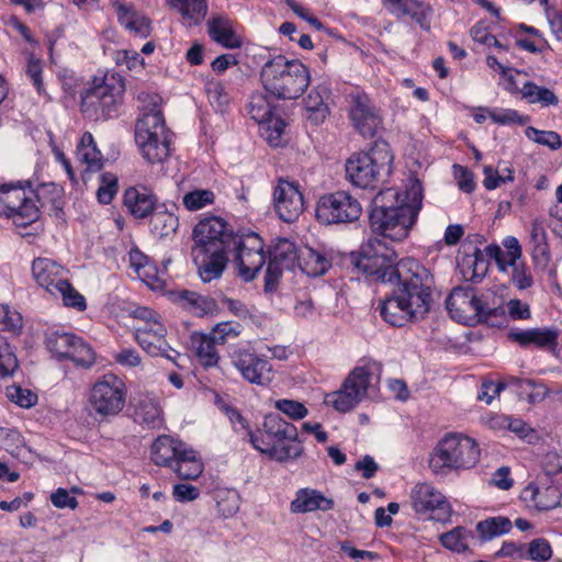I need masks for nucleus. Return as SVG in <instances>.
I'll return each mask as SVG.
<instances>
[{
  "label": "nucleus",
  "mask_w": 562,
  "mask_h": 562,
  "mask_svg": "<svg viewBox=\"0 0 562 562\" xmlns=\"http://www.w3.org/2000/svg\"><path fill=\"white\" fill-rule=\"evenodd\" d=\"M390 294L379 301L376 311L393 327L423 321L434 303L435 278L429 269L409 263L402 269V280Z\"/></svg>",
  "instance_id": "nucleus-1"
},
{
  "label": "nucleus",
  "mask_w": 562,
  "mask_h": 562,
  "mask_svg": "<svg viewBox=\"0 0 562 562\" xmlns=\"http://www.w3.org/2000/svg\"><path fill=\"white\" fill-rule=\"evenodd\" d=\"M423 186L414 179L405 191L404 199L393 190L380 192L372 201L369 225L373 233L401 241L408 236L422 209Z\"/></svg>",
  "instance_id": "nucleus-2"
},
{
  "label": "nucleus",
  "mask_w": 562,
  "mask_h": 562,
  "mask_svg": "<svg viewBox=\"0 0 562 562\" xmlns=\"http://www.w3.org/2000/svg\"><path fill=\"white\" fill-rule=\"evenodd\" d=\"M234 235L231 224L217 216L201 220L194 226L191 256L203 282L222 277Z\"/></svg>",
  "instance_id": "nucleus-3"
},
{
  "label": "nucleus",
  "mask_w": 562,
  "mask_h": 562,
  "mask_svg": "<svg viewBox=\"0 0 562 562\" xmlns=\"http://www.w3.org/2000/svg\"><path fill=\"white\" fill-rule=\"evenodd\" d=\"M249 443L261 454L280 463L296 460L304 452L295 425L273 413L265 415L254 432H249Z\"/></svg>",
  "instance_id": "nucleus-4"
},
{
  "label": "nucleus",
  "mask_w": 562,
  "mask_h": 562,
  "mask_svg": "<svg viewBox=\"0 0 562 562\" xmlns=\"http://www.w3.org/2000/svg\"><path fill=\"white\" fill-rule=\"evenodd\" d=\"M353 263L355 269L360 271L367 281L384 284L401 281L404 265L407 270L409 263H414L419 269H427L415 258L407 257L397 261L395 250L378 237L369 238L361 246Z\"/></svg>",
  "instance_id": "nucleus-5"
},
{
  "label": "nucleus",
  "mask_w": 562,
  "mask_h": 562,
  "mask_svg": "<svg viewBox=\"0 0 562 562\" xmlns=\"http://www.w3.org/2000/svg\"><path fill=\"white\" fill-rule=\"evenodd\" d=\"M265 91L277 100H296L311 83L310 68L299 59L277 55L268 59L260 70Z\"/></svg>",
  "instance_id": "nucleus-6"
},
{
  "label": "nucleus",
  "mask_w": 562,
  "mask_h": 562,
  "mask_svg": "<svg viewBox=\"0 0 562 562\" xmlns=\"http://www.w3.org/2000/svg\"><path fill=\"white\" fill-rule=\"evenodd\" d=\"M125 78L115 71L92 77L80 92V112L92 121H108L119 115L123 104Z\"/></svg>",
  "instance_id": "nucleus-7"
},
{
  "label": "nucleus",
  "mask_w": 562,
  "mask_h": 562,
  "mask_svg": "<svg viewBox=\"0 0 562 562\" xmlns=\"http://www.w3.org/2000/svg\"><path fill=\"white\" fill-rule=\"evenodd\" d=\"M481 448L473 438L459 434H446L429 456L428 465L436 475L473 469L480 461Z\"/></svg>",
  "instance_id": "nucleus-8"
},
{
  "label": "nucleus",
  "mask_w": 562,
  "mask_h": 562,
  "mask_svg": "<svg viewBox=\"0 0 562 562\" xmlns=\"http://www.w3.org/2000/svg\"><path fill=\"white\" fill-rule=\"evenodd\" d=\"M394 156L383 139L374 140L367 150L357 151L346 160L347 180L360 189H375L384 177L392 172Z\"/></svg>",
  "instance_id": "nucleus-9"
},
{
  "label": "nucleus",
  "mask_w": 562,
  "mask_h": 562,
  "mask_svg": "<svg viewBox=\"0 0 562 562\" xmlns=\"http://www.w3.org/2000/svg\"><path fill=\"white\" fill-rule=\"evenodd\" d=\"M131 316L138 322L134 327V336L139 347L150 357H162L179 369H183L187 355L173 349L166 340L167 328L160 315L154 310L138 306Z\"/></svg>",
  "instance_id": "nucleus-10"
},
{
  "label": "nucleus",
  "mask_w": 562,
  "mask_h": 562,
  "mask_svg": "<svg viewBox=\"0 0 562 562\" xmlns=\"http://www.w3.org/2000/svg\"><path fill=\"white\" fill-rule=\"evenodd\" d=\"M135 142L144 159L151 165L162 162L169 157V130L160 109L154 108L136 121Z\"/></svg>",
  "instance_id": "nucleus-11"
},
{
  "label": "nucleus",
  "mask_w": 562,
  "mask_h": 562,
  "mask_svg": "<svg viewBox=\"0 0 562 562\" xmlns=\"http://www.w3.org/2000/svg\"><path fill=\"white\" fill-rule=\"evenodd\" d=\"M381 366L375 361H363L347 375L338 391L327 394L326 403L336 411L347 413L353 409L368 395L370 387L379 382Z\"/></svg>",
  "instance_id": "nucleus-12"
},
{
  "label": "nucleus",
  "mask_w": 562,
  "mask_h": 562,
  "mask_svg": "<svg viewBox=\"0 0 562 562\" xmlns=\"http://www.w3.org/2000/svg\"><path fill=\"white\" fill-rule=\"evenodd\" d=\"M127 392L125 381L121 376L108 372L98 378L90 387L88 403L95 416L108 420L124 409Z\"/></svg>",
  "instance_id": "nucleus-13"
},
{
  "label": "nucleus",
  "mask_w": 562,
  "mask_h": 562,
  "mask_svg": "<svg viewBox=\"0 0 562 562\" xmlns=\"http://www.w3.org/2000/svg\"><path fill=\"white\" fill-rule=\"evenodd\" d=\"M446 307L453 321L468 326L486 323L497 311L472 286L454 288L446 300Z\"/></svg>",
  "instance_id": "nucleus-14"
},
{
  "label": "nucleus",
  "mask_w": 562,
  "mask_h": 562,
  "mask_svg": "<svg viewBox=\"0 0 562 562\" xmlns=\"http://www.w3.org/2000/svg\"><path fill=\"white\" fill-rule=\"evenodd\" d=\"M229 254H234L239 276L246 282L257 277L268 259L263 239L251 231L235 233Z\"/></svg>",
  "instance_id": "nucleus-15"
},
{
  "label": "nucleus",
  "mask_w": 562,
  "mask_h": 562,
  "mask_svg": "<svg viewBox=\"0 0 562 562\" xmlns=\"http://www.w3.org/2000/svg\"><path fill=\"white\" fill-rule=\"evenodd\" d=\"M46 349L58 360H70L77 367L89 369L95 362V352L82 337L64 330L46 333Z\"/></svg>",
  "instance_id": "nucleus-16"
},
{
  "label": "nucleus",
  "mask_w": 562,
  "mask_h": 562,
  "mask_svg": "<svg viewBox=\"0 0 562 562\" xmlns=\"http://www.w3.org/2000/svg\"><path fill=\"white\" fill-rule=\"evenodd\" d=\"M362 206L350 192L339 190L319 196L315 216L323 225L350 224L360 218Z\"/></svg>",
  "instance_id": "nucleus-17"
},
{
  "label": "nucleus",
  "mask_w": 562,
  "mask_h": 562,
  "mask_svg": "<svg viewBox=\"0 0 562 562\" xmlns=\"http://www.w3.org/2000/svg\"><path fill=\"white\" fill-rule=\"evenodd\" d=\"M40 207L27 196L24 188L0 186V216L12 221L16 227L26 228L40 218Z\"/></svg>",
  "instance_id": "nucleus-18"
},
{
  "label": "nucleus",
  "mask_w": 562,
  "mask_h": 562,
  "mask_svg": "<svg viewBox=\"0 0 562 562\" xmlns=\"http://www.w3.org/2000/svg\"><path fill=\"white\" fill-rule=\"evenodd\" d=\"M348 120L352 128L364 139H372L382 127L381 110L364 91L348 94Z\"/></svg>",
  "instance_id": "nucleus-19"
},
{
  "label": "nucleus",
  "mask_w": 562,
  "mask_h": 562,
  "mask_svg": "<svg viewBox=\"0 0 562 562\" xmlns=\"http://www.w3.org/2000/svg\"><path fill=\"white\" fill-rule=\"evenodd\" d=\"M229 357L234 368L247 382L257 385H267L271 382L272 366L263 356L258 355L250 345L234 347Z\"/></svg>",
  "instance_id": "nucleus-20"
},
{
  "label": "nucleus",
  "mask_w": 562,
  "mask_h": 562,
  "mask_svg": "<svg viewBox=\"0 0 562 562\" xmlns=\"http://www.w3.org/2000/svg\"><path fill=\"white\" fill-rule=\"evenodd\" d=\"M413 509L419 515L428 514L437 521H446L451 516V506L447 498L432 484H416L411 494Z\"/></svg>",
  "instance_id": "nucleus-21"
},
{
  "label": "nucleus",
  "mask_w": 562,
  "mask_h": 562,
  "mask_svg": "<svg viewBox=\"0 0 562 562\" xmlns=\"http://www.w3.org/2000/svg\"><path fill=\"white\" fill-rule=\"evenodd\" d=\"M272 198L277 215L285 223L295 222L304 210V195L294 181L280 178L273 188Z\"/></svg>",
  "instance_id": "nucleus-22"
},
{
  "label": "nucleus",
  "mask_w": 562,
  "mask_h": 562,
  "mask_svg": "<svg viewBox=\"0 0 562 562\" xmlns=\"http://www.w3.org/2000/svg\"><path fill=\"white\" fill-rule=\"evenodd\" d=\"M520 499L530 509L548 512L560 505L562 493L549 480L530 482L522 488Z\"/></svg>",
  "instance_id": "nucleus-23"
},
{
  "label": "nucleus",
  "mask_w": 562,
  "mask_h": 562,
  "mask_svg": "<svg viewBox=\"0 0 562 562\" xmlns=\"http://www.w3.org/2000/svg\"><path fill=\"white\" fill-rule=\"evenodd\" d=\"M122 204L133 218L145 220L156 211L158 198L151 188L136 184L124 190Z\"/></svg>",
  "instance_id": "nucleus-24"
},
{
  "label": "nucleus",
  "mask_w": 562,
  "mask_h": 562,
  "mask_svg": "<svg viewBox=\"0 0 562 562\" xmlns=\"http://www.w3.org/2000/svg\"><path fill=\"white\" fill-rule=\"evenodd\" d=\"M36 283L53 295L68 280V270L49 258H36L32 262Z\"/></svg>",
  "instance_id": "nucleus-25"
},
{
  "label": "nucleus",
  "mask_w": 562,
  "mask_h": 562,
  "mask_svg": "<svg viewBox=\"0 0 562 562\" xmlns=\"http://www.w3.org/2000/svg\"><path fill=\"white\" fill-rule=\"evenodd\" d=\"M189 445L184 441L169 435L158 436L150 446V460L160 468L171 470L177 464L180 453L186 450Z\"/></svg>",
  "instance_id": "nucleus-26"
},
{
  "label": "nucleus",
  "mask_w": 562,
  "mask_h": 562,
  "mask_svg": "<svg viewBox=\"0 0 562 562\" xmlns=\"http://www.w3.org/2000/svg\"><path fill=\"white\" fill-rule=\"evenodd\" d=\"M509 338L524 348L553 350L558 346L559 331L553 327L517 329L509 331Z\"/></svg>",
  "instance_id": "nucleus-27"
},
{
  "label": "nucleus",
  "mask_w": 562,
  "mask_h": 562,
  "mask_svg": "<svg viewBox=\"0 0 562 562\" xmlns=\"http://www.w3.org/2000/svg\"><path fill=\"white\" fill-rule=\"evenodd\" d=\"M331 90L325 85L313 87L304 98V110L306 120L314 126H319L330 114L326 100L330 97Z\"/></svg>",
  "instance_id": "nucleus-28"
},
{
  "label": "nucleus",
  "mask_w": 562,
  "mask_h": 562,
  "mask_svg": "<svg viewBox=\"0 0 562 562\" xmlns=\"http://www.w3.org/2000/svg\"><path fill=\"white\" fill-rule=\"evenodd\" d=\"M334 506V501L321 491L303 487L296 491L295 498L290 504V510L293 514H306L315 510L328 512Z\"/></svg>",
  "instance_id": "nucleus-29"
},
{
  "label": "nucleus",
  "mask_w": 562,
  "mask_h": 562,
  "mask_svg": "<svg viewBox=\"0 0 562 562\" xmlns=\"http://www.w3.org/2000/svg\"><path fill=\"white\" fill-rule=\"evenodd\" d=\"M209 36L225 48L235 49L241 46V40L236 34L234 21L227 15L218 14L207 21Z\"/></svg>",
  "instance_id": "nucleus-30"
},
{
  "label": "nucleus",
  "mask_w": 562,
  "mask_h": 562,
  "mask_svg": "<svg viewBox=\"0 0 562 562\" xmlns=\"http://www.w3.org/2000/svg\"><path fill=\"white\" fill-rule=\"evenodd\" d=\"M115 8L120 25L133 36L146 38L150 35L151 21L147 16L137 12L131 4L117 3Z\"/></svg>",
  "instance_id": "nucleus-31"
},
{
  "label": "nucleus",
  "mask_w": 562,
  "mask_h": 562,
  "mask_svg": "<svg viewBox=\"0 0 562 562\" xmlns=\"http://www.w3.org/2000/svg\"><path fill=\"white\" fill-rule=\"evenodd\" d=\"M397 19L409 18L422 30L429 32L431 29L432 7L423 0H406L393 12Z\"/></svg>",
  "instance_id": "nucleus-32"
},
{
  "label": "nucleus",
  "mask_w": 562,
  "mask_h": 562,
  "mask_svg": "<svg viewBox=\"0 0 562 562\" xmlns=\"http://www.w3.org/2000/svg\"><path fill=\"white\" fill-rule=\"evenodd\" d=\"M209 0H166L167 4L177 10L184 26H198L205 19L209 11Z\"/></svg>",
  "instance_id": "nucleus-33"
},
{
  "label": "nucleus",
  "mask_w": 562,
  "mask_h": 562,
  "mask_svg": "<svg viewBox=\"0 0 562 562\" xmlns=\"http://www.w3.org/2000/svg\"><path fill=\"white\" fill-rule=\"evenodd\" d=\"M77 159L86 165V171L98 172L103 168L104 159L98 149L93 135L85 132L76 148Z\"/></svg>",
  "instance_id": "nucleus-34"
},
{
  "label": "nucleus",
  "mask_w": 562,
  "mask_h": 562,
  "mask_svg": "<svg viewBox=\"0 0 562 562\" xmlns=\"http://www.w3.org/2000/svg\"><path fill=\"white\" fill-rule=\"evenodd\" d=\"M204 465L201 461L198 451L188 446L177 459V464H173L171 471L177 474L180 480L192 481L196 480L203 472Z\"/></svg>",
  "instance_id": "nucleus-35"
},
{
  "label": "nucleus",
  "mask_w": 562,
  "mask_h": 562,
  "mask_svg": "<svg viewBox=\"0 0 562 562\" xmlns=\"http://www.w3.org/2000/svg\"><path fill=\"white\" fill-rule=\"evenodd\" d=\"M191 342L195 350L198 361L203 368H212L217 366L220 361V355L217 352L216 345L218 344L211 333H194L191 336Z\"/></svg>",
  "instance_id": "nucleus-36"
},
{
  "label": "nucleus",
  "mask_w": 562,
  "mask_h": 562,
  "mask_svg": "<svg viewBox=\"0 0 562 562\" xmlns=\"http://www.w3.org/2000/svg\"><path fill=\"white\" fill-rule=\"evenodd\" d=\"M179 297L184 307L195 316L203 317L218 312L217 302L211 296L202 295L194 291L183 290L180 292Z\"/></svg>",
  "instance_id": "nucleus-37"
},
{
  "label": "nucleus",
  "mask_w": 562,
  "mask_h": 562,
  "mask_svg": "<svg viewBox=\"0 0 562 562\" xmlns=\"http://www.w3.org/2000/svg\"><path fill=\"white\" fill-rule=\"evenodd\" d=\"M297 265L308 277H319L329 270L331 261L325 255L312 248H305L300 252Z\"/></svg>",
  "instance_id": "nucleus-38"
},
{
  "label": "nucleus",
  "mask_w": 562,
  "mask_h": 562,
  "mask_svg": "<svg viewBox=\"0 0 562 562\" xmlns=\"http://www.w3.org/2000/svg\"><path fill=\"white\" fill-rule=\"evenodd\" d=\"M520 95L528 103L540 104L542 108L557 106L559 104V98L553 90L538 86L532 81H526L522 85Z\"/></svg>",
  "instance_id": "nucleus-39"
},
{
  "label": "nucleus",
  "mask_w": 562,
  "mask_h": 562,
  "mask_svg": "<svg viewBox=\"0 0 562 562\" xmlns=\"http://www.w3.org/2000/svg\"><path fill=\"white\" fill-rule=\"evenodd\" d=\"M439 539L440 543L446 549L456 553H464L469 550L470 544L475 540V535L472 530L458 526L452 530L442 533Z\"/></svg>",
  "instance_id": "nucleus-40"
},
{
  "label": "nucleus",
  "mask_w": 562,
  "mask_h": 562,
  "mask_svg": "<svg viewBox=\"0 0 562 562\" xmlns=\"http://www.w3.org/2000/svg\"><path fill=\"white\" fill-rule=\"evenodd\" d=\"M512 527L513 524L509 518L496 516L479 521L475 530L479 533L481 542H485L508 533Z\"/></svg>",
  "instance_id": "nucleus-41"
},
{
  "label": "nucleus",
  "mask_w": 562,
  "mask_h": 562,
  "mask_svg": "<svg viewBox=\"0 0 562 562\" xmlns=\"http://www.w3.org/2000/svg\"><path fill=\"white\" fill-rule=\"evenodd\" d=\"M268 259L278 262L288 270H292L299 263L300 254L294 243L286 238H281L272 249L268 250Z\"/></svg>",
  "instance_id": "nucleus-42"
},
{
  "label": "nucleus",
  "mask_w": 562,
  "mask_h": 562,
  "mask_svg": "<svg viewBox=\"0 0 562 562\" xmlns=\"http://www.w3.org/2000/svg\"><path fill=\"white\" fill-rule=\"evenodd\" d=\"M276 110L267 92L256 91L250 95L248 102V113L257 123L270 122Z\"/></svg>",
  "instance_id": "nucleus-43"
},
{
  "label": "nucleus",
  "mask_w": 562,
  "mask_h": 562,
  "mask_svg": "<svg viewBox=\"0 0 562 562\" xmlns=\"http://www.w3.org/2000/svg\"><path fill=\"white\" fill-rule=\"evenodd\" d=\"M135 420L150 429L161 424V408L153 398L140 400L135 407Z\"/></svg>",
  "instance_id": "nucleus-44"
},
{
  "label": "nucleus",
  "mask_w": 562,
  "mask_h": 562,
  "mask_svg": "<svg viewBox=\"0 0 562 562\" xmlns=\"http://www.w3.org/2000/svg\"><path fill=\"white\" fill-rule=\"evenodd\" d=\"M150 216V232L160 239L173 235L179 227V220L171 212L154 211Z\"/></svg>",
  "instance_id": "nucleus-45"
},
{
  "label": "nucleus",
  "mask_w": 562,
  "mask_h": 562,
  "mask_svg": "<svg viewBox=\"0 0 562 562\" xmlns=\"http://www.w3.org/2000/svg\"><path fill=\"white\" fill-rule=\"evenodd\" d=\"M463 265L467 267V270L463 271L464 277L473 283H479L486 276L490 262L484 252L476 247L473 255H467L463 258Z\"/></svg>",
  "instance_id": "nucleus-46"
},
{
  "label": "nucleus",
  "mask_w": 562,
  "mask_h": 562,
  "mask_svg": "<svg viewBox=\"0 0 562 562\" xmlns=\"http://www.w3.org/2000/svg\"><path fill=\"white\" fill-rule=\"evenodd\" d=\"M36 198L41 204V207L45 209L49 205V211L53 212L55 216L59 217L64 213L61 189H59L56 184H42L37 190Z\"/></svg>",
  "instance_id": "nucleus-47"
},
{
  "label": "nucleus",
  "mask_w": 562,
  "mask_h": 562,
  "mask_svg": "<svg viewBox=\"0 0 562 562\" xmlns=\"http://www.w3.org/2000/svg\"><path fill=\"white\" fill-rule=\"evenodd\" d=\"M52 296L60 297L64 306L68 308L78 312H83L87 308L86 297L74 288L69 279Z\"/></svg>",
  "instance_id": "nucleus-48"
},
{
  "label": "nucleus",
  "mask_w": 562,
  "mask_h": 562,
  "mask_svg": "<svg viewBox=\"0 0 562 562\" xmlns=\"http://www.w3.org/2000/svg\"><path fill=\"white\" fill-rule=\"evenodd\" d=\"M23 329V317L20 312L8 304L0 303V331L20 336Z\"/></svg>",
  "instance_id": "nucleus-49"
},
{
  "label": "nucleus",
  "mask_w": 562,
  "mask_h": 562,
  "mask_svg": "<svg viewBox=\"0 0 562 562\" xmlns=\"http://www.w3.org/2000/svg\"><path fill=\"white\" fill-rule=\"evenodd\" d=\"M113 60L117 67H125L130 71L140 72L145 68V60L134 49H117L113 53Z\"/></svg>",
  "instance_id": "nucleus-50"
},
{
  "label": "nucleus",
  "mask_w": 562,
  "mask_h": 562,
  "mask_svg": "<svg viewBox=\"0 0 562 562\" xmlns=\"http://www.w3.org/2000/svg\"><path fill=\"white\" fill-rule=\"evenodd\" d=\"M99 180L97 199L101 204H110L119 191V179L112 172H103L100 175Z\"/></svg>",
  "instance_id": "nucleus-51"
},
{
  "label": "nucleus",
  "mask_w": 562,
  "mask_h": 562,
  "mask_svg": "<svg viewBox=\"0 0 562 562\" xmlns=\"http://www.w3.org/2000/svg\"><path fill=\"white\" fill-rule=\"evenodd\" d=\"M18 358L13 347L0 336V378H7L18 369Z\"/></svg>",
  "instance_id": "nucleus-52"
},
{
  "label": "nucleus",
  "mask_w": 562,
  "mask_h": 562,
  "mask_svg": "<svg viewBox=\"0 0 562 562\" xmlns=\"http://www.w3.org/2000/svg\"><path fill=\"white\" fill-rule=\"evenodd\" d=\"M525 135L530 140L549 147L552 150L560 149L562 147V138L559 133L554 131H541L533 126H528L525 130Z\"/></svg>",
  "instance_id": "nucleus-53"
},
{
  "label": "nucleus",
  "mask_w": 562,
  "mask_h": 562,
  "mask_svg": "<svg viewBox=\"0 0 562 562\" xmlns=\"http://www.w3.org/2000/svg\"><path fill=\"white\" fill-rule=\"evenodd\" d=\"M215 194L209 189H195L186 193L182 198L184 207L189 211H198L206 205L213 204Z\"/></svg>",
  "instance_id": "nucleus-54"
},
{
  "label": "nucleus",
  "mask_w": 562,
  "mask_h": 562,
  "mask_svg": "<svg viewBox=\"0 0 562 562\" xmlns=\"http://www.w3.org/2000/svg\"><path fill=\"white\" fill-rule=\"evenodd\" d=\"M25 75L30 79L32 86L35 88L40 95H47L44 81H43V63L31 54L27 58L25 66Z\"/></svg>",
  "instance_id": "nucleus-55"
},
{
  "label": "nucleus",
  "mask_w": 562,
  "mask_h": 562,
  "mask_svg": "<svg viewBox=\"0 0 562 562\" xmlns=\"http://www.w3.org/2000/svg\"><path fill=\"white\" fill-rule=\"evenodd\" d=\"M7 396L12 403L23 408H30L37 402V395L34 392L20 385L8 386Z\"/></svg>",
  "instance_id": "nucleus-56"
},
{
  "label": "nucleus",
  "mask_w": 562,
  "mask_h": 562,
  "mask_svg": "<svg viewBox=\"0 0 562 562\" xmlns=\"http://www.w3.org/2000/svg\"><path fill=\"white\" fill-rule=\"evenodd\" d=\"M243 326L237 322H221L214 326L211 334L217 344L224 345L228 339L236 338L240 335Z\"/></svg>",
  "instance_id": "nucleus-57"
},
{
  "label": "nucleus",
  "mask_w": 562,
  "mask_h": 562,
  "mask_svg": "<svg viewBox=\"0 0 562 562\" xmlns=\"http://www.w3.org/2000/svg\"><path fill=\"white\" fill-rule=\"evenodd\" d=\"M274 407L294 420L303 419L308 414L305 405L294 400H278Z\"/></svg>",
  "instance_id": "nucleus-58"
},
{
  "label": "nucleus",
  "mask_w": 562,
  "mask_h": 562,
  "mask_svg": "<svg viewBox=\"0 0 562 562\" xmlns=\"http://www.w3.org/2000/svg\"><path fill=\"white\" fill-rule=\"evenodd\" d=\"M506 171H508V177L501 176L497 170H495L492 166H485L483 169L484 173V180L483 186L486 190H495L501 184L506 182H513L514 181V170L510 168H507Z\"/></svg>",
  "instance_id": "nucleus-59"
},
{
  "label": "nucleus",
  "mask_w": 562,
  "mask_h": 562,
  "mask_svg": "<svg viewBox=\"0 0 562 562\" xmlns=\"http://www.w3.org/2000/svg\"><path fill=\"white\" fill-rule=\"evenodd\" d=\"M492 427H507L513 432L519 435L520 437L526 436L529 427L528 425L519 419V418H509L506 416H495L490 420Z\"/></svg>",
  "instance_id": "nucleus-60"
},
{
  "label": "nucleus",
  "mask_w": 562,
  "mask_h": 562,
  "mask_svg": "<svg viewBox=\"0 0 562 562\" xmlns=\"http://www.w3.org/2000/svg\"><path fill=\"white\" fill-rule=\"evenodd\" d=\"M453 170L459 189L464 193H472L476 187L473 172L458 164L453 165Z\"/></svg>",
  "instance_id": "nucleus-61"
},
{
  "label": "nucleus",
  "mask_w": 562,
  "mask_h": 562,
  "mask_svg": "<svg viewBox=\"0 0 562 562\" xmlns=\"http://www.w3.org/2000/svg\"><path fill=\"white\" fill-rule=\"evenodd\" d=\"M266 263L265 291L272 292L277 289L282 271L285 268L271 259H267Z\"/></svg>",
  "instance_id": "nucleus-62"
},
{
  "label": "nucleus",
  "mask_w": 562,
  "mask_h": 562,
  "mask_svg": "<svg viewBox=\"0 0 562 562\" xmlns=\"http://www.w3.org/2000/svg\"><path fill=\"white\" fill-rule=\"evenodd\" d=\"M488 117L497 124H512L516 123L519 125H524L528 120V116H522L518 113V111L513 109L503 110L501 112L492 111L488 112Z\"/></svg>",
  "instance_id": "nucleus-63"
},
{
  "label": "nucleus",
  "mask_w": 562,
  "mask_h": 562,
  "mask_svg": "<svg viewBox=\"0 0 562 562\" xmlns=\"http://www.w3.org/2000/svg\"><path fill=\"white\" fill-rule=\"evenodd\" d=\"M510 281L518 290L529 289L533 284L532 276L528 272L526 265L519 262L513 267Z\"/></svg>",
  "instance_id": "nucleus-64"
}]
</instances>
